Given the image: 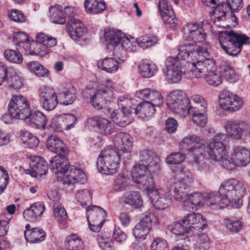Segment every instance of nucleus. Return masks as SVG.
<instances>
[{
	"mask_svg": "<svg viewBox=\"0 0 250 250\" xmlns=\"http://www.w3.org/2000/svg\"><path fill=\"white\" fill-rule=\"evenodd\" d=\"M210 45H185L181 47L179 57L187 59L191 58L190 70L188 71L191 78H204L209 85L217 86L223 81L221 72L217 71L215 60L210 58Z\"/></svg>",
	"mask_w": 250,
	"mask_h": 250,
	"instance_id": "f257e3e1",
	"label": "nucleus"
},
{
	"mask_svg": "<svg viewBox=\"0 0 250 250\" xmlns=\"http://www.w3.org/2000/svg\"><path fill=\"white\" fill-rule=\"evenodd\" d=\"M246 191L244 185L238 180L231 178L223 181L217 192H211L205 196V202L211 209L218 210L229 204L234 208L242 205V197Z\"/></svg>",
	"mask_w": 250,
	"mask_h": 250,
	"instance_id": "f03ea898",
	"label": "nucleus"
},
{
	"mask_svg": "<svg viewBox=\"0 0 250 250\" xmlns=\"http://www.w3.org/2000/svg\"><path fill=\"white\" fill-rule=\"evenodd\" d=\"M13 39L19 49L23 48L27 51L29 50V54L40 57H43L48 54L50 51L49 48L55 46L57 43L55 38L46 36L43 33H38L36 41H32L31 44L29 42L28 36L22 32L15 33Z\"/></svg>",
	"mask_w": 250,
	"mask_h": 250,
	"instance_id": "7ed1b4c3",
	"label": "nucleus"
},
{
	"mask_svg": "<svg viewBox=\"0 0 250 250\" xmlns=\"http://www.w3.org/2000/svg\"><path fill=\"white\" fill-rule=\"evenodd\" d=\"M53 171L61 177L64 184L74 185L84 183L87 180L84 172L73 166H68L65 156L58 155L50 161Z\"/></svg>",
	"mask_w": 250,
	"mask_h": 250,
	"instance_id": "20e7f679",
	"label": "nucleus"
},
{
	"mask_svg": "<svg viewBox=\"0 0 250 250\" xmlns=\"http://www.w3.org/2000/svg\"><path fill=\"white\" fill-rule=\"evenodd\" d=\"M218 40L222 49L229 55L236 56L243 45H250V38L234 31L219 32Z\"/></svg>",
	"mask_w": 250,
	"mask_h": 250,
	"instance_id": "39448f33",
	"label": "nucleus"
},
{
	"mask_svg": "<svg viewBox=\"0 0 250 250\" xmlns=\"http://www.w3.org/2000/svg\"><path fill=\"white\" fill-rule=\"evenodd\" d=\"M120 153L112 147H108L101 151L97 160V167L99 172L104 174L112 175L116 173L119 168L120 161L125 163Z\"/></svg>",
	"mask_w": 250,
	"mask_h": 250,
	"instance_id": "423d86ee",
	"label": "nucleus"
},
{
	"mask_svg": "<svg viewBox=\"0 0 250 250\" xmlns=\"http://www.w3.org/2000/svg\"><path fill=\"white\" fill-rule=\"evenodd\" d=\"M226 138V134L219 133L214 136L209 143L206 145L204 144L203 154L205 155L206 153L210 159L220 162L224 168V163L229 157L226 147L223 143Z\"/></svg>",
	"mask_w": 250,
	"mask_h": 250,
	"instance_id": "0eeeda50",
	"label": "nucleus"
},
{
	"mask_svg": "<svg viewBox=\"0 0 250 250\" xmlns=\"http://www.w3.org/2000/svg\"><path fill=\"white\" fill-rule=\"evenodd\" d=\"M185 45H181L180 46L178 49V54L176 57H168L165 62V67L163 68V71L167 81L169 83H178L181 80L182 76V62L180 59L181 61H186L190 65H191V62H193L191 58L184 59L179 56L181 47ZM190 67L191 66H190Z\"/></svg>",
	"mask_w": 250,
	"mask_h": 250,
	"instance_id": "6e6552de",
	"label": "nucleus"
},
{
	"mask_svg": "<svg viewBox=\"0 0 250 250\" xmlns=\"http://www.w3.org/2000/svg\"><path fill=\"white\" fill-rule=\"evenodd\" d=\"M189 99L182 91L176 90L172 91L168 95L167 105L174 113L181 117L188 115Z\"/></svg>",
	"mask_w": 250,
	"mask_h": 250,
	"instance_id": "1a4fd4ad",
	"label": "nucleus"
},
{
	"mask_svg": "<svg viewBox=\"0 0 250 250\" xmlns=\"http://www.w3.org/2000/svg\"><path fill=\"white\" fill-rule=\"evenodd\" d=\"M204 144V141L200 137L194 134H188L179 143V148L182 150L187 151L195 161H198V157L201 158L203 157Z\"/></svg>",
	"mask_w": 250,
	"mask_h": 250,
	"instance_id": "9d476101",
	"label": "nucleus"
},
{
	"mask_svg": "<svg viewBox=\"0 0 250 250\" xmlns=\"http://www.w3.org/2000/svg\"><path fill=\"white\" fill-rule=\"evenodd\" d=\"M64 12L65 15L70 19V21L66 25L69 36L75 41H79L86 32L83 24L79 20L74 18L76 13L74 7L66 6L64 8Z\"/></svg>",
	"mask_w": 250,
	"mask_h": 250,
	"instance_id": "9b49d317",
	"label": "nucleus"
},
{
	"mask_svg": "<svg viewBox=\"0 0 250 250\" xmlns=\"http://www.w3.org/2000/svg\"><path fill=\"white\" fill-rule=\"evenodd\" d=\"M30 108L27 99L21 95H13L8 104L9 113L15 119L24 120L29 115Z\"/></svg>",
	"mask_w": 250,
	"mask_h": 250,
	"instance_id": "f8f14e48",
	"label": "nucleus"
},
{
	"mask_svg": "<svg viewBox=\"0 0 250 250\" xmlns=\"http://www.w3.org/2000/svg\"><path fill=\"white\" fill-rule=\"evenodd\" d=\"M230 160L227 158L224 163L228 170H233L236 166H246L250 161V152L242 146H235L231 152Z\"/></svg>",
	"mask_w": 250,
	"mask_h": 250,
	"instance_id": "ddd939ff",
	"label": "nucleus"
},
{
	"mask_svg": "<svg viewBox=\"0 0 250 250\" xmlns=\"http://www.w3.org/2000/svg\"><path fill=\"white\" fill-rule=\"evenodd\" d=\"M184 37L186 40L192 41L196 43H188L184 45H202L208 43L205 42L206 34L202 27L196 23H188L183 28ZM209 44V43H208Z\"/></svg>",
	"mask_w": 250,
	"mask_h": 250,
	"instance_id": "4468645a",
	"label": "nucleus"
},
{
	"mask_svg": "<svg viewBox=\"0 0 250 250\" xmlns=\"http://www.w3.org/2000/svg\"><path fill=\"white\" fill-rule=\"evenodd\" d=\"M152 223L159 224L158 218L153 213L147 212L135 226L133 230L135 237L140 240L145 239L151 229Z\"/></svg>",
	"mask_w": 250,
	"mask_h": 250,
	"instance_id": "2eb2a0df",
	"label": "nucleus"
},
{
	"mask_svg": "<svg viewBox=\"0 0 250 250\" xmlns=\"http://www.w3.org/2000/svg\"><path fill=\"white\" fill-rule=\"evenodd\" d=\"M86 212L89 229L93 232L99 231L104 224L105 210L99 206L89 205Z\"/></svg>",
	"mask_w": 250,
	"mask_h": 250,
	"instance_id": "dca6fc26",
	"label": "nucleus"
},
{
	"mask_svg": "<svg viewBox=\"0 0 250 250\" xmlns=\"http://www.w3.org/2000/svg\"><path fill=\"white\" fill-rule=\"evenodd\" d=\"M132 178L135 183L141 184L147 191L153 188L154 181L147 167L145 165L135 166L132 169Z\"/></svg>",
	"mask_w": 250,
	"mask_h": 250,
	"instance_id": "f3484780",
	"label": "nucleus"
},
{
	"mask_svg": "<svg viewBox=\"0 0 250 250\" xmlns=\"http://www.w3.org/2000/svg\"><path fill=\"white\" fill-rule=\"evenodd\" d=\"M114 144L116 149L123 156L124 160H130L132 154V138L124 132H120L115 137Z\"/></svg>",
	"mask_w": 250,
	"mask_h": 250,
	"instance_id": "a211bd4d",
	"label": "nucleus"
},
{
	"mask_svg": "<svg viewBox=\"0 0 250 250\" xmlns=\"http://www.w3.org/2000/svg\"><path fill=\"white\" fill-rule=\"evenodd\" d=\"M147 193L151 202L156 209H164L172 203V198L169 192L162 189H154L153 187Z\"/></svg>",
	"mask_w": 250,
	"mask_h": 250,
	"instance_id": "6ab92c4d",
	"label": "nucleus"
},
{
	"mask_svg": "<svg viewBox=\"0 0 250 250\" xmlns=\"http://www.w3.org/2000/svg\"><path fill=\"white\" fill-rule=\"evenodd\" d=\"M219 99L220 107L226 110H238L243 105V101L241 98L226 90L220 92Z\"/></svg>",
	"mask_w": 250,
	"mask_h": 250,
	"instance_id": "aec40b11",
	"label": "nucleus"
},
{
	"mask_svg": "<svg viewBox=\"0 0 250 250\" xmlns=\"http://www.w3.org/2000/svg\"><path fill=\"white\" fill-rule=\"evenodd\" d=\"M39 97L42 107L47 111L54 109L58 104L56 94L50 87L41 86L39 90Z\"/></svg>",
	"mask_w": 250,
	"mask_h": 250,
	"instance_id": "412c9836",
	"label": "nucleus"
},
{
	"mask_svg": "<svg viewBox=\"0 0 250 250\" xmlns=\"http://www.w3.org/2000/svg\"><path fill=\"white\" fill-rule=\"evenodd\" d=\"M183 223L188 231H202L207 227V223L203 215L199 213L191 212L183 218Z\"/></svg>",
	"mask_w": 250,
	"mask_h": 250,
	"instance_id": "4be33fe9",
	"label": "nucleus"
},
{
	"mask_svg": "<svg viewBox=\"0 0 250 250\" xmlns=\"http://www.w3.org/2000/svg\"><path fill=\"white\" fill-rule=\"evenodd\" d=\"M126 57L122 56L115 58L106 57L103 59H100L97 62L98 67L109 73H113L117 72L119 69V64L125 62Z\"/></svg>",
	"mask_w": 250,
	"mask_h": 250,
	"instance_id": "5701e85b",
	"label": "nucleus"
},
{
	"mask_svg": "<svg viewBox=\"0 0 250 250\" xmlns=\"http://www.w3.org/2000/svg\"><path fill=\"white\" fill-rule=\"evenodd\" d=\"M217 0H201L202 2L208 6L212 8H215L211 16V20L214 21V23L216 26H224V24H218V22L226 20V14L225 9L227 5L225 3H221L217 5Z\"/></svg>",
	"mask_w": 250,
	"mask_h": 250,
	"instance_id": "b1692460",
	"label": "nucleus"
},
{
	"mask_svg": "<svg viewBox=\"0 0 250 250\" xmlns=\"http://www.w3.org/2000/svg\"><path fill=\"white\" fill-rule=\"evenodd\" d=\"M87 123L92 127H97L102 134L110 135L115 131L114 125L105 118L97 116L90 118L87 120Z\"/></svg>",
	"mask_w": 250,
	"mask_h": 250,
	"instance_id": "393cba45",
	"label": "nucleus"
},
{
	"mask_svg": "<svg viewBox=\"0 0 250 250\" xmlns=\"http://www.w3.org/2000/svg\"><path fill=\"white\" fill-rule=\"evenodd\" d=\"M159 9L164 23L170 28L174 27L177 20L175 18L173 10L167 0H160Z\"/></svg>",
	"mask_w": 250,
	"mask_h": 250,
	"instance_id": "a878e982",
	"label": "nucleus"
},
{
	"mask_svg": "<svg viewBox=\"0 0 250 250\" xmlns=\"http://www.w3.org/2000/svg\"><path fill=\"white\" fill-rule=\"evenodd\" d=\"M30 166L31 168L25 170V172L33 177L45 175L48 169L45 161L39 156H34L30 157Z\"/></svg>",
	"mask_w": 250,
	"mask_h": 250,
	"instance_id": "bb28decb",
	"label": "nucleus"
},
{
	"mask_svg": "<svg viewBox=\"0 0 250 250\" xmlns=\"http://www.w3.org/2000/svg\"><path fill=\"white\" fill-rule=\"evenodd\" d=\"M136 96L145 101L151 102L153 105L160 106L164 104L161 94L154 89L145 88L136 92Z\"/></svg>",
	"mask_w": 250,
	"mask_h": 250,
	"instance_id": "cd10ccee",
	"label": "nucleus"
},
{
	"mask_svg": "<svg viewBox=\"0 0 250 250\" xmlns=\"http://www.w3.org/2000/svg\"><path fill=\"white\" fill-rule=\"evenodd\" d=\"M110 113V118L113 122L121 127H125L132 121V111L129 110H122L120 109L111 111V109H108Z\"/></svg>",
	"mask_w": 250,
	"mask_h": 250,
	"instance_id": "c85d7f7f",
	"label": "nucleus"
},
{
	"mask_svg": "<svg viewBox=\"0 0 250 250\" xmlns=\"http://www.w3.org/2000/svg\"><path fill=\"white\" fill-rule=\"evenodd\" d=\"M227 4L226 9L225 10L226 14V20L224 21H220L218 24H224L225 26H222L225 27L229 26V25L226 24L225 21H228V22L230 20L232 21V22H234L235 24L237 22V18L236 16L232 13V12H237L239 11L243 7V0H227Z\"/></svg>",
	"mask_w": 250,
	"mask_h": 250,
	"instance_id": "c756f323",
	"label": "nucleus"
},
{
	"mask_svg": "<svg viewBox=\"0 0 250 250\" xmlns=\"http://www.w3.org/2000/svg\"><path fill=\"white\" fill-rule=\"evenodd\" d=\"M205 196L200 192L188 194L183 202V208L187 211L196 210L203 205Z\"/></svg>",
	"mask_w": 250,
	"mask_h": 250,
	"instance_id": "7c9ffc66",
	"label": "nucleus"
},
{
	"mask_svg": "<svg viewBox=\"0 0 250 250\" xmlns=\"http://www.w3.org/2000/svg\"><path fill=\"white\" fill-rule=\"evenodd\" d=\"M112 96V92L110 90H99L90 98V103L94 108L100 109L106 104V101L111 99Z\"/></svg>",
	"mask_w": 250,
	"mask_h": 250,
	"instance_id": "2f4dec72",
	"label": "nucleus"
},
{
	"mask_svg": "<svg viewBox=\"0 0 250 250\" xmlns=\"http://www.w3.org/2000/svg\"><path fill=\"white\" fill-rule=\"evenodd\" d=\"M172 195L179 202H184L188 194L189 188L187 183L181 181H174L171 187Z\"/></svg>",
	"mask_w": 250,
	"mask_h": 250,
	"instance_id": "473e14b6",
	"label": "nucleus"
},
{
	"mask_svg": "<svg viewBox=\"0 0 250 250\" xmlns=\"http://www.w3.org/2000/svg\"><path fill=\"white\" fill-rule=\"evenodd\" d=\"M207 104L204 98L200 95H194L191 97L188 104V114L189 113H206Z\"/></svg>",
	"mask_w": 250,
	"mask_h": 250,
	"instance_id": "72a5a7b5",
	"label": "nucleus"
},
{
	"mask_svg": "<svg viewBox=\"0 0 250 250\" xmlns=\"http://www.w3.org/2000/svg\"><path fill=\"white\" fill-rule=\"evenodd\" d=\"M244 123L236 121H229L225 127L228 136L235 140H239L243 135L242 127Z\"/></svg>",
	"mask_w": 250,
	"mask_h": 250,
	"instance_id": "f704fd0d",
	"label": "nucleus"
},
{
	"mask_svg": "<svg viewBox=\"0 0 250 250\" xmlns=\"http://www.w3.org/2000/svg\"><path fill=\"white\" fill-rule=\"evenodd\" d=\"M47 148L50 151L59 155L65 156L66 148L63 142L56 136L51 135L46 140Z\"/></svg>",
	"mask_w": 250,
	"mask_h": 250,
	"instance_id": "c9c22d12",
	"label": "nucleus"
},
{
	"mask_svg": "<svg viewBox=\"0 0 250 250\" xmlns=\"http://www.w3.org/2000/svg\"><path fill=\"white\" fill-rule=\"evenodd\" d=\"M84 7L87 14L97 15L105 10L106 4L104 0H85Z\"/></svg>",
	"mask_w": 250,
	"mask_h": 250,
	"instance_id": "e433bc0d",
	"label": "nucleus"
},
{
	"mask_svg": "<svg viewBox=\"0 0 250 250\" xmlns=\"http://www.w3.org/2000/svg\"><path fill=\"white\" fill-rule=\"evenodd\" d=\"M44 209L45 206L42 203L36 202L24 211L23 215L27 220L33 221L42 214Z\"/></svg>",
	"mask_w": 250,
	"mask_h": 250,
	"instance_id": "4c0bfd02",
	"label": "nucleus"
},
{
	"mask_svg": "<svg viewBox=\"0 0 250 250\" xmlns=\"http://www.w3.org/2000/svg\"><path fill=\"white\" fill-rule=\"evenodd\" d=\"M26 122L31 125H34L37 128L44 129L47 123L46 116L39 111H35L31 112L29 115L24 119Z\"/></svg>",
	"mask_w": 250,
	"mask_h": 250,
	"instance_id": "58836bf2",
	"label": "nucleus"
},
{
	"mask_svg": "<svg viewBox=\"0 0 250 250\" xmlns=\"http://www.w3.org/2000/svg\"><path fill=\"white\" fill-rule=\"evenodd\" d=\"M140 75L145 78L153 76L157 71L158 68L154 63L147 60H142L138 65Z\"/></svg>",
	"mask_w": 250,
	"mask_h": 250,
	"instance_id": "ea45409f",
	"label": "nucleus"
},
{
	"mask_svg": "<svg viewBox=\"0 0 250 250\" xmlns=\"http://www.w3.org/2000/svg\"><path fill=\"white\" fill-rule=\"evenodd\" d=\"M156 106H157L153 105L151 102L144 101L140 103L136 108H134L135 112L142 118L151 117L155 112Z\"/></svg>",
	"mask_w": 250,
	"mask_h": 250,
	"instance_id": "a19ab883",
	"label": "nucleus"
},
{
	"mask_svg": "<svg viewBox=\"0 0 250 250\" xmlns=\"http://www.w3.org/2000/svg\"><path fill=\"white\" fill-rule=\"evenodd\" d=\"M24 236L27 242L31 243H38L44 240L46 233L41 228H35L24 231Z\"/></svg>",
	"mask_w": 250,
	"mask_h": 250,
	"instance_id": "79ce46f5",
	"label": "nucleus"
},
{
	"mask_svg": "<svg viewBox=\"0 0 250 250\" xmlns=\"http://www.w3.org/2000/svg\"><path fill=\"white\" fill-rule=\"evenodd\" d=\"M104 37L108 44L117 47L122 41L123 35L121 31L110 30L105 32Z\"/></svg>",
	"mask_w": 250,
	"mask_h": 250,
	"instance_id": "37998d69",
	"label": "nucleus"
},
{
	"mask_svg": "<svg viewBox=\"0 0 250 250\" xmlns=\"http://www.w3.org/2000/svg\"><path fill=\"white\" fill-rule=\"evenodd\" d=\"M65 247L68 250H83V242L76 234H71L67 237L64 242Z\"/></svg>",
	"mask_w": 250,
	"mask_h": 250,
	"instance_id": "c03bdc74",
	"label": "nucleus"
},
{
	"mask_svg": "<svg viewBox=\"0 0 250 250\" xmlns=\"http://www.w3.org/2000/svg\"><path fill=\"white\" fill-rule=\"evenodd\" d=\"M50 19L55 23L63 24L66 22L65 17L62 12V8L59 6H52L49 8Z\"/></svg>",
	"mask_w": 250,
	"mask_h": 250,
	"instance_id": "a18cd8bd",
	"label": "nucleus"
},
{
	"mask_svg": "<svg viewBox=\"0 0 250 250\" xmlns=\"http://www.w3.org/2000/svg\"><path fill=\"white\" fill-rule=\"evenodd\" d=\"M131 185L129 182V180L124 176L116 177L112 184V188L116 192H120L130 189Z\"/></svg>",
	"mask_w": 250,
	"mask_h": 250,
	"instance_id": "49530a36",
	"label": "nucleus"
},
{
	"mask_svg": "<svg viewBox=\"0 0 250 250\" xmlns=\"http://www.w3.org/2000/svg\"><path fill=\"white\" fill-rule=\"evenodd\" d=\"M92 195L91 190L88 189L78 190L75 194L77 201L81 203L83 207L92 203Z\"/></svg>",
	"mask_w": 250,
	"mask_h": 250,
	"instance_id": "de8ad7c7",
	"label": "nucleus"
},
{
	"mask_svg": "<svg viewBox=\"0 0 250 250\" xmlns=\"http://www.w3.org/2000/svg\"><path fill=\"white\" fill-rule=\"evenodd\" d=\"M125 203L136 208H139L143 205V201L139 193L134 191H129L126 194Z\"/></svg>",
	"mask_w": 250,
	"mask_h": 250,
	"instance_id": "09e8293b",
	"label": "nucleus"
},
{
	"mask_svg": "<svg viewBox=\"0 0 250 250\" xmlns=\"http://www.w3.org/2000/svg\"><path fill=\"white\" fill-rule=\"evenodd\" d=\"M220 72L222 78L224 77L230 83L235 82L239 79V77L235 70L229 65H221Z\"/></svg>",
	"mask_w": 250,
	"mask_h": 250,
	"instance_id": "8fccbe9b",
	"label": "nucleus"
},
{
	"mask_svg": "<svg viewBox=\"0 0 250 250\" xmlns=\"http://www.w3.org/2000/svg\"><path fill=\"white\" fill-rule=\"evenodd\" d=\"M117 103L120 110L131 111V109L135 108L133 106L136 105L137 101L134 98L121 96L118 98Z\"/></svg>",
	"mask_w": 250,
	"mask_h": 250,
	"instance_id": "3c124183",
	"label": "nucleus"
},
{
	"mask_svg": "<svg viewBox=\"0 0 250 250\" xmlns=\"http://www.w3.org/2000/svg\"><path fill=\"white\" fill-rule=\"evenodd\" d=\"M174 181H181L188 184L192 181V174L188 169L180 167L176 170Z\"/></svg>",
	"mask_w": 250,
	"mask_h": 250,
	"instance_id": "603ef678",
	"label": "nucleus"
},
{
	"mask_svg": "<svg viewBox=\"0 0 250 250\" xmlns=\"http://www.w3.org/2000/svg\"><path fill=\"white\" fill-rule=\"evenodd\" d=\"M167 229L171 233L177 235H183L188 232L185 223H183V219L168 225Z\"/></svg>",
	"mask_w": 250,
	"mask_h": 250,
	"instance_id": "864d4df0",
	"label": "nucleus"
},
{
	"mask_svg": "<svg viewBox=\"0 0 250 250\" xmlns=\"http://www.w3.org/2000/svg\"><path fill=\"white\" fill-rule=\"evenodd\" d=\"M158 41L157 36L153 35H146L137 40L139 46L144 49L153 46L157 43Z\"/></svg>",
	"mask_w": 250,
	"mask_h": 250,
	"instance_id": "5fc2aeb1",
	"label": "nucleus"
},
{
	"mask_svg": "<svg viewBox=\"0 0 250 250\" xmlns=\"http://www.w3.org/2000/svg\"><path fill=\"white\" fill-rule=\"evenodd\" d=\"M28 68L38 77H47L49 75L48 70L40 63L37 62H29Z\"/></svg>",
	"mask_w": 250,
	"mask_h": 250,
	"instance_id": "6e6d98bb",
	"label": "nucleus"
},
{
	"mask_svg": "<svg viewBox=\"0 0 250 250\" xmlns=\"http://www.w3.org/2000/svg\"><path fill=\"white\" fill-rule=\"evenodd\" d=\"M54 214L60 223H63L67 218V214L62 205L59 203L55 202L54 204Z\"/></svg>",
	"mask_w": 250,
	"mask_h": 250,
	"instance_id": "4d7b16f0",
	"label": "nucleus"
},
{
	"mask_svg": "<svg viewBox=\"0 0 250 250\" xmlns=\"http://www.w3.org/2000/svg\"><path fill=\"white\" fill-rule=\"evenodd\" d=\"M64 130H68L74 127L77 122L76 117L71 114L60 115Z\"/></svg>",
	"mask_w": 250,
	"mask_h": 250,
	"instance_id": "13d9d810",
	"label": "nucleus"
},
{
	"mask_svg": "<svg viewBox=\"0 0 250 250\" xmlns=\"http://www.w3.org/2000/svg\"><path fill=\"white\" fill-rule=\"evenodd\" d=\"M76 90L75 87L71 85H68L66 90L63 92V101L62 102L64 105L72 104L76 99Z\"/></svg>",
	"mask_w": 250,
	"mask_h": 250,
	"instance_id": "bf43d9fd",
	"label": "nucleus"
},
{
	"mask_svg": "<svg viewBox=\"0 0 250 250\" xmlns=\"http://www.w3.org/2000/svg\"><path fill=\"white\" fill-rule=\"evenodd\" d=\"M224 224L227 229L233 233H236L240 230L242 228L241 222L234 218H228L224 220Z\"/></svg>",
	"mask_w": 250,
	"mask_h": 250,
	"instance_id": "052dcab7",
	"label": "nucleus"
},
{
	"mask_svg": "<svg viewBox=\"0 0 250 250\" xmlns=\"http://www.w3.org/2000/svg\"><path fill=\"white\" fill-rule=\"evenodd\" d=\"M4 55L6 59L12 63H21L23 58L21 54L19 51L12 49H7L4 52Z\"/></svg>",
	"mask_w": 250,
	"mask_h": 250,
	"instance_id": "680f3d73",
	"label": "nucleus"
},
{
	"mask_svg": "<svg viewBox=\"0 0 250 250\" xmlns=\"http://www.w3.org/2000/svg\"><path fill=\"white\" fill-rule=\"evenodd\" d=\"M209 239L207 235L202 233L198 235L194 248L195 250H208L209 248Z\"/></svg>",
	"mask_w": 250,
	"mask_h": 250,
	"instance_id": "e2e57ef3",
	"label": "nucleus"
},
{
	"mask_svg": "<svg viewBox=\"0 0 250 250\" xmlns=\"http://www.w3.org/2000/svg\"><path fill=\"white\" fill-rule=\"evenodd\" d=\"M21 140L23 143L29 148L35 147L39 144V139L36 136L32 135L30 132L27 131L23 133Z\"/></svg>",
	"mask_w": 250,
	"mask_h": 250,
	"instance_id": "0e129e2a",
	"label": "nucleus"
},
{
	"mask_svg": "<svg viewBox=\"0 0 250 250\" xmlns=\"http://www.w3.org/2000/svg\"><path fill=\"white\" fill-rule=\"evenodd\" d=\"M97 241L99 247L103 250H113V243L110 238L104 237L102 234H99Z\"/></svg>",
	"mask_w": 250,
	"mask_h": 250,
	"instance_id": "69168bd1",
	"label": "nucleus"
},
{
	"mask_svg": "<svg viewBox=\"0 0 250 250\" xmlns=\"http://www.w3.org/2000/svg\"><path fill=\"white\" fill-rule=\"evenodd\" d=\"M189 115H191L193 122L197 125L201 127H204L207 123V118L206 113L197 112L189 113Z\"/></svg>",
	"mask_w": 250,
	"mask_h": 250,
	"instance_id": "338daca9",
	"label": "nucleus"
},
{
	"mask_svg": "<svg viewBox=\"0 0 250 250\" xmlns=\"http://www.w3.org/2000/svg\"><path fill=\"white\" fill-rule=\"evenodd\" d=\"M185 156L181 152H176L170 154L167 157L166 162L170 165L181 164L184 161Z\"/></svg>",
	"mask_w": 250,
	"mask_h": 250,
	"instance_id": "774afa93",
	"label": "nucleus"
}]
</instances>
